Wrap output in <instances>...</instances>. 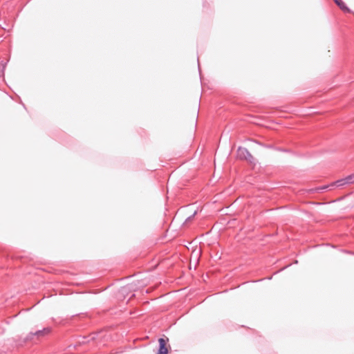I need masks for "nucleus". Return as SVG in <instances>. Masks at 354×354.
<instances>
[{
    "mask_svg": "<svg viewBox=\"0 0 354 354\" xmlns=\"http://www.w3.org/2000/svg\"><path fill=\"white\" fill-rule=\"evenodd\" d=\"M50 333V330H49V329H44V330H39V331H37V332L35 333V335H39H39H44L48 334V333Z\"/></svg>",
    "mask_w": 354,
    "mask_h": 354,
    "instance_id": "39448f33",
    "label": "nucleus"
},
{
    "mask_svg": "<svg viewBox=\"0 0 354 354\" xmlns=\"http://www.w3.org/2000/svg\"><path fill=\"white\" fill-rule=\"evenodd\" d=\"M354 183V174L348 176L344 178L340 179L332 184V185H336L337 187L343 186L346 184H351Z\"/></svg>",
    "mask_w": 354,
    "mask_h": 354,
    "instance_id": "f257e3e1",
    "label": "nucleus"
},
{
    "mask_svg": "<svg viewBox=\"0 0 354 354\" xmlns=\"http://www.w3.org/2000/svg\"><path fill=\"white\" fill-rule=\"evenodd\" d=\"M237 156L240 159L252 158V156L245 148L239 147L237 151Z\"/></svg>",
    "mask_w": 354,
    "mask_h": 354,
    "instance_id": "f03ea898",
    "label": "nucleus"
},
{
    "mask_svg": "<svg viewBox=\"0 0 354 354\" xmlns=\"http://www.w3.org/2000/svg\"><path fill=\"white\" fill-rule=\"evenodd\" d=\"M335 3L342 10L348 11V8L342 0H335Z\"/></svg>",
    "mask_w": 354,
    "mask_h": 354,
    "instance_id": "20e7f679",
    "label": "nucleus"
},
{
    "mask_svg": "<svg viewBox=\"0 0 354 354\" xmlns=\"http://www.w3.org/2000/svg\"><path fill=\"white\" fill-rule=\"evenodd\" d=\"M158 342H159V344H160V348H159L158 353V354H167L168 353V348L167 347V342H166V341L164 339H162V338H160L158 339Z\"/></svg>",
    "mask_w": 354,
    "mask_h": 354,
    "instance_id": "7ed1b4c3",
    "label": "nucleus"
}]
</instances>
